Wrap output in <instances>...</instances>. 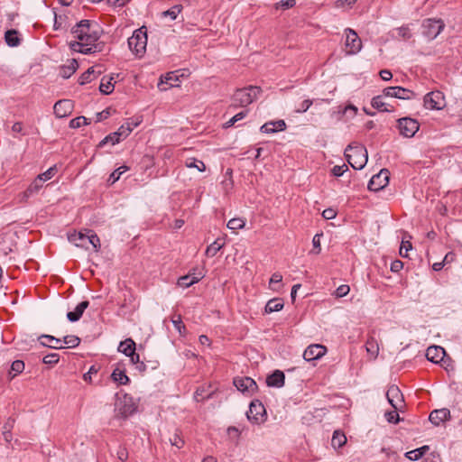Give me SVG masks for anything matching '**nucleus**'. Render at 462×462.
I'll list each match as a JSON object with an SVG mask.
<instances>
[{
	"label": "nucleus",
	"mask_w": 462,
	"mask_h": 462,
	"mask_svg": "<svg viewBox=\"0 0 462 462\" xmlns=\"http://www.w3.org/2000/svg\"><path fill=\"white\" fill-rule=\"evenodd\" d=\"M88 233L89 238L88 240V247L92 245L95 252H98L101 246L99 237L92 230H88Z\"/></svg>",
	"instance_id": "obj_42"
},
{
	"label": "nucleus",
	"mask_w": 462,
	"mask_h": 462,
	"mask_svg": "<svg viewBox=\"0 0 462 462\" xmlns=\"http://www.w3.org/2000/svg\"><path fill=\"white\" fill-rule=\"evenodd\" d=\"M42 187V181L37 177L24 191L23 196L29 198L37 193Z\"/></svg>",
	"instance_id": "obj_34"
},
{
	"label": "nucleus",
	"mask_w": 462,
	"mask_h": 462,
	"mask_svg": "<svg viewBox=\"0 0 462 462\" xmlns=\"http://www.w3.org/2000/svg\"><path fill=\"white\" fill-rule=\"evenodd\" d=\"M383 96L408 100L414 97L413 91L402 87H388L383 90Z\"/></svg>",
	"instance_id": "obj_13"
},
{
	"label": "nucleus",
	"mask_w": 462,
	"mask_h": 462,
	"mask_svg": "<svg viewBox=\"0 0 462 462\" xmlns=\"http://www.w3.org/2000/svg\"><path fill=\"white\" fill-rule=\"evenodd\" d=\"M88 124V118H86L85 116H78V117L70 120L69 127L70 128H79L81 125H85Z\"/></svg>",
	"instance_id": "obj_49"
},
{
	"label": "nucleus",
	"mask_w": 462,
	"mask_h": 462,
	"mask_svg": "<svg viewBox=\"0 0 462 462\" xmlns=\"http://www.w3.org/2000/svg\"><path fill=\"white\" fill-rule=\"evenodd\" d=\"M265 414V408L259 400H254L251 402L249 410L246 412V417L248 420L254 424H259L264 420Z\"/></svg>",
	"instance_id": "obj_9"
},
{
	"label": "nucleus",
	"mask_w": 462,
	"mask_h": 462,
	"mask_svg": "<svg viewBox=\"0 0 462 462\" xmlns=\"http://www.w3.org/2000/svg\"><path fill=\"white\" fill-rule=\"evenodd\" d=\"M171 322L174 325L175 328L181 333V328H185L180 315H174L171 319Z\"/></svg>",
	"instance_id": "obj_59"
},
{
	"label": "nucleus",
	"mask_w": 462,
	"mask_h": 462,
	"mask_svg": "<svg viewBox=\"0 0 462 462\" xmlns=\"http://www.w3.org/2000/svg\"><path fill=\"white\" fill-rule=\"evenodd\" d=\"M112 77H103L99 85V90L104 95H109L114 90V84L112 83Z\"/></svg>",
	"instance_id": "obj_30"
},
{
	"label": "nucleus",
	"mask_w": 462,
	"mask_h": 462,
	"mask_svg": "<svg viewBox=\"0 0 462 462\" xmlns=\"http://www.w3.org/2000/svg\"><path fill=\"white\" fill-rule=\"evenodd\" d=\"M132 131L133 127L130 125V122H127L125 125H122L116 133L121 138L125 139L131 134Z\"/></svg>",
	"instance_id": "obj_47"
},
{
	"label": "nucleus",
	"mask_w": 462,
	"mask_h": 462,
	"mask_svg": "<svg viewBox=\"0 0 462 462\" xmlns=\"http://www.w3.org/2000/svg\"><path fill=\"white\" fill-rule=\"evenodd\" d=\"M398 33L402 39H410L411 36V33L408 27H401L398 29Z\"/></svg>",
	"instance_id": "obj_64"
},
{
	"label": "nucleus",
	"mask_w": 462,
	"mask_h": 462,
	"mask_svg": "<svg viewBox=\"0 0 462 462\" xmlns=\"http://www.w3.org/2000/svg\"><path fill=\"white\" fill-rule=\"evenodd\" d=\"M204 276L205 273L202 271L196 273V271L193 270L192 273L180 277L178 280V285L182 288H189L191 285L199 282Z\"/></svg>",
	"instance_id": "obj_17"
},
{
	"label": "nucleus",
	"mask_w": 462,
	"mask_h": 462,
	"mask_svg": "<svg viewBox=\"0 0 462 462\" xmlns=\"http://www.w3.org/2000/svg\"><path fill=\"white\" fill-rule=\"evenodd\" d=\"M397 122L400 134L403 137L411 138L414 136L420 129L418 121L411 117H402Z\"/></svg>",
	"instance_id": "obj_8"
},
{
	"label": "nucleus",
	"mask_w": 462,
	"mask_h": 462,
	"mask_svg": "<svg viewBox=\"0 0 462 462\" xmlns=\"http://www.w3.org/2000/svg\"><path fill=\"white\" fill-rule=\"evenodd\" d=\"M412 248L411 242L409 241H402L401 247H400V255L402 257H407L408 256V251Z\"/></svg>",
	"instance_id": "obj_57"
},
{
	"label": "nucleus",
	"mask_w": 462,
	"mask_h": 462,
	"mask_svg": "<svg viewBox=\"0 0 462 462\" xmlns=\"http://www.w3.org/2000/svg\"><path fill=\"white\" fill-rule=\"evenodd\" d=\"M245 226V220L241 217H234L227 222L226 226L233 231L244 228Z\"/></svg>",
	"instance_id": "obj_37"
},
{
	"label": "nucleus",
	"mask_w": 462,
	"mask_h": 462,
	"mask_svg": "<svg viewBox=\"0 0 462 462\" xmlns=\"http://www.w3.org/2000/svg\"><path fill=\"white\" fill-rule=\"evenodd\" d=\"M247 110H244V111H241L239 113H237L236 115H235L232 118H230L226 124H225V127L226 128H228V127H231L233 126L236 122L244 119L246 115H247Z\"/></svg>",
	"instance_id": "obj_45"
},
{
	"label": "nucleus",
	"mask_w": 462,
	"mask_h": 462,
	"mask_svg": "<svg viewBox=\"0 0 462 462\" xmlns=\"http://www.w3.org/2000/svg\"><path fill=\"white\" fill-rule=\"evenodd\" d=\"M345 46L346 54L353 55L359 52L362 48V42L357 33L354 30L347 28L345 30Z\"/></svg>",
	"instance_id": "obj_7"
},
{
	"label": "nucleus",
	"mask_w": 462,
	"mask_h": 462,
	"mask_svg": "<svg viewBox=\"0 0 462 462\" xmlns=\"http://www.w3.org/2000/svg\"><path fill=\"white\" fill-rule=\"evenodd\" d=\"M286 128V124L283 120L270 121L263 125L260 131L264 134H273L278 131H283Z\"/></svg>",
	"instance_id": "obj_22"
},
{
	"label": "nucleus",
	"mask_w": 462,
	"mask_h": 462,
	"mask_svg": "<svg viewBox=\"0 0 462 462\" xmlns=\"http://www.w3.org/2000/svg\"><path fill=\"white\" fill-rule=\"evenodd\" d=\"M225 243L220 239L215 240L212 244H210L206 249V255L208 257L215 256L217 252L224 246Z\"/></svg>",
	"instance_id": "obj_33"
},
{
	"label": "nucleus",
	"mask_w": 462,
	"mask_h": 462,
	"mask_svg": "<svg viewBox=\"0 0 462 462\" xmlns=\"http://www.w3.org/2000/svg\"><path fill=\"white\" fill-rule=\"evenodd\" d=\"M398 410L388 411L385 413V418L390 423H397L400 420L399 414L397 412Z\"/></svg>",
	"instance_id": "obj_56"
},
{
	"label": "nucleus",
	"mask_w": 462,
	"mask_h": 462,
	"mask_svg": "<svg viewBox=\"0 0 462 462\" xmlns=\"http://www.w3.org/2000/svg\"><path fill=\"white\" fill-rule=\"evenodd\" d=\"M283 306L284 304L282 299L273 298L268 300V302L266 303L264 312L269 314L272 312L280 311L282 310Z\"/></svg>",
	"instance_id": "obj_27"
},
{
	"label": "nucleus",
	"mask_w": 462,
	"mask_h": 462,
	"mask_svg": "<svg viewBox=\"0 0 462 462\" xmlns=\"http://www.w3.org/2000/svg\"><path fill=\"white\" fill-rule=\"evenodd\" d=\"M445 23L441 19L429 18L422 23L423 34L429 39H435L444 29Z\"/></svg>",
	"instance_id": "obj_5"
},
{
	"label": "nucleus",
	"mask_w": 462,
	"mask_h": 462,
	"mask_svg": "<svg viewBox=\"0 0 462 462\" xmlns=\"http://www.w3.org/2000/svg\"><path fill=\"white\" fill-rule=\"evenodd\" d=\"M94 67L88 68L80 77L79 82L80 85H85L88 82H90L93 79V75L95 73Z\"/></svg>",
	"instance_id": "obj_44"
},
{
	"label": "nucleus",
	"mask_w": 462,
	"mask_h": 462,
	"mask_svg": "<svg viewBox=\"0 0 462 462\" xmlns=\"http://www.w3.org/2000/svg\"><path fill=\"white\" fill-rule=\"evenodd\" d=\"M169 440L171 446H174L177 448H181L184 445V440L177 431L171 437H170Z\"/></svg>",
	"instance_id": "obj_50"
},
{
	"label": "nucleus",
	"mask_w": 462,
	"mask_h": 462,
	"mask_svg": "<svg viewBox=\"0 0 462 462\" xmlns=\"http://www.w3.org/2000/svg\"><path fill=\"white\" fill-rule=\"evenodd\" d=\"M423 105L426 109L440 110L446 106L445 97L439 90L431 91L424 96Z\"/></svg>",
	"instance_id": "obj_6"
},
{
	"label": "nucleus",
	"mask_w": 462,
	"mask_h": 462,
	"mask_svg": "<svg viewBox=\"0 0 462 462\" xmlns=\"http://www.w3.org/2000/svg\"><path fill=\"white\" fill-rule=\"evenodd\" d=\"M182 76L183 74H180L179 70L168 72L164 76L161 77V80L158 83V88L162 91H166L170 88L178 87L180 77Z\"/></svg>",
	"instance_id": "obj_11"
},
{
	"label": "nucleus",
	"mask_w": 462,
	"mask_h": 462,
	"mask_svg": "<svg viewBox=\"0 0 462 462\" xmlns=\"http://www.w3.org/2000/svg\"><path fill=\"white\" fill-rule=\"evenodd\" d=\"M345 156L355 170H362L368 159L365 147L357 143L349 144L345 150Z\"/></svg>",
	"instance_id": "obj_2"
},
{
	"label": "nucleus",
	"mask_w": 462,
	"mask_h": 462,
	"mask_svg": "<svg viewBox=\"0 0 462 462\" xmlns=\"http://www.w3.org/2000/svg\"><path fill=\"white\" fill-rule=\"evenodd\" d=\"M39 342L43 346H48L54 349L63 348L61 339L57 338L51 335H42L39 337Z\"/></svg>",
	"instance_id": "obj_23"
},
{
	"label": "nucleus",
	"mask_w": 462,
	"mask_h": 462,
	"mask_svg": "<svg viewBox=\"0 0 462 462\" xmlns=\"http://www.w3.org/2000/svg\"><path fill=\"white\" fill-rule=\"evenodd\" d=\"M261 89L258 87L250 86L248 88L237 89L232 97L233 106H247L252 104L260 94Z\"/></svg>",
	"instance_id": "obj_3"
},
{
	"label": "nucleus",
	"mask_w": 462,
	"mask_h": 462,
	"mask_svg": "<svg viewBox=\"0 0 462 462\" xmlns=\"http://www.w3.org/2000/svg\"><path fill=\"white\" fill-rule=\"evenodd\" d=\"M129 49L136 55L143 56L146 51L147 33L144 26L135 30L133 35L128 38Z\"/></svg>",
	"instance_id": "obj_4"
},
{
	"label": "nucleus",
	"mask_w": 462,
	"mask_h": 462,
	"mask_svg": "<svg viewBox=\"0 0 462 462\" xmlns=\"http://www.w3.org/2000/svg\"><path fill=\"white\" fill-rule=\"evenodd\" d=\"M403 268V263L400 260H394L391 263V271L393 273H398Z\"/></svg>",
	"instance_id": "obj_63"
},
{
	"label": "nucleus",
	"mask_w": 462,
	"mask_h": 462,
	"mask_svg": "<svg viewBox=\"0 0 462 462\" xmlns=\"http://www.w3.org/2000/svg\"><path fill=\"white\" fill-rule=\"evenodd\" d=\"M312 105L311 99H305L303 100L295 109V112L297 113H305L310 106Z\"/></svg>",
	"instance_id": "obj_55"
},
{
	"label": "nucleus",
	"mask_w": 462,
	"mask_h": 462,
	"mask_svg": "<svg viewBox=\"0 0 462 462\" xmlns=\"http://www.w3.org/2000/svg\"><path fill=\"white\" fill-rule=\"evenodd\" d=\"M322 236L321 234H316L313 236L312 244H313V250H314L315 254H319V252H320V236Z\"/></svg>",
	"instance_id": "obj_61"
},
{
	"label": "nucleus",
	"mask_w": 462,
	"mask_h": 462,
	"mask_svg": "<svg viewBox=\"0 0 462 462\" xmlns=\"http://www.w3.org/2000/svg\"><path fill=\"white\" fill-rule=\"evenodd\" d=\"M350 291V288L348 285L346 284H342L340 286H338L337 288V290L335 291V296L337 298H342V297H345L346 295H347Z\"/></svg>",
	"instance_id": "obj_53"
},
{
	"label": "nucleus",
	"mask_w": 462,
	"mask_h": 462,
	"mask_svg": "<svg viewBox=\"0 0 462 462\" xmlns=\"http://www.w3.org/2000/svg\"><path fill=\"white\" fill-rule=\"evenodd\" d=\"M282 275L280 273H274L269 282V287L273 291H279L282 287Z\"/></svg>",
	"instance_id": "obj_36"
},
{
	"label": "nucleus",
	"mask_w": 462,
	"mask_h": 462,
	"mask_svg": "<svg viewBox=\"0 0 462 462\" xmlns=\"http://www.w3.org/2000/svg\"><path fill=\"white\" fill-rule=\"evenodd\" d=\"M118 351L127 356H130L135 351V342L132 338H126L119 344Z\"/></svg>",
	"instance_id": "obj_29"
},
{
	"label": "nucleus",
	"mask_w": 462,
	"mask_h": 462,
	"mask_svg": "<svg viewBox=\"0 0 462 462\" xmlns=\"http://www.w3.org/2000/svg\"><path fill=\"white\" fill-rule=\"evenodd\" d=\"M386 398L389 403L395 410H401L403 406L404 399L403 395L397 385L389 386L386 392Z\"/></svg>",
	"instance_id": "obj_12"
},
{
	"label": "nucleus",
	"mask_w": 462,
	"mask_h": 462,
	"mask_svg": "<svg viewBox=\"0 0 462 462\" xmlns=\"http://www.w3.org/2000/svg\"><path fill=\"white\" fill-rule=\"evenodd\" d=\"M121 140V137L118 135L116 132H114L107 136H106L100 143H98V147H104L107 143H111L112 145L118 143Z\"/></svg>",
	"instance_id": "obj_40"
},
{
	"label": "nucleus",
	"mask_w": 462,
	"mask_h": 462,
	"mask_svg": "<svg viewBox=\"0 0 462 462\" xmlns=\"http://www.w3.org/2000/svg\"><path fill=\"white\" fill-rule=\"evenodd\" d=\"M24 370V363L22 360H15L11 365V372H14L12 377L16 376Z\"/></svg>",
	"instance_id": "obj_48"
},
{
	"label": "nucleus",
	"mask_w": 462,
	"mask_h": 462,
	"mask_svg": "<svg viewBox=\"0 0 462 462\" xmlns=\"http://www.w3.org/2000/svg\"><path fill=\"white\" fill-rule=\"evenodd\" d=\"M68 238L69 241L70 243H73L76 246L88 249V240L89 238L88 232V234H86L83 233L82 231H74L73 233L69 235Z\"/></svg>",
	"instance_id": "obj_21"
},
{
	"label": "nucleus",
	"mask_w": 462,
	"mask_h": 462,
	"mask_svg": "<svg viewBox=\"0 0 462 462\" xmlns=\"http://www.w3.org/2000/svg\"><path fill=\"white\" fill-rule=\"evenodd\" d=\"M449 419L450 411L447 408L434 410L429 416L430 421L435 426H439L441 422L448 420Z\"/></svg>",
	"instance_id": "obj_19"
},
{
	"label": "nucleus",
	"mask_w": 462,
	"mask_h": 462,
	"mask_svg": "<svg viewBox=\"0 0 462 462\" xmlns=\"http://www.w3.org/2000/svg\"><path fill=\"white\" fill-rule=\"evenodd\" d=\"M296 1L295 0H282L275 5V8L279 9L282 8L283 10L291 8L295 5Z\"/></svg>",
	"instance_id": "obj_54"
},
{
	"label": "nucleus",
	"mask_w": 462,
	"mask_h": 462,
	"mask_svg": "<svg viewBox=\"0 0 462 462\" xmlns=\"http://www.w3.org/2000/svg\"><path fill=\"white\" fill-rule=\"evenodd\" d=\"M126 171H128V167L125 166V165H123V166H120L119 168H117L116 170H115L109 176L108 180H107V182L109 184H114L116 181H117L121 175L125 172Z\"/></svg>",
	"instance_id": "obj_39"
},
{
	"label": "nucleus",
	"mask_w": 462,
	"mask_h": 462,
	"mask_svg": "<svg viewBox=\"0 0 462 462\" xmlns=\"http://www.w3.org/2000/svg\"><path fill=\"white\" fill-rule=\"evenodd\" d=\"M185 165L188 168H196L200 172L206 170L205 163L202 161L194 158L188 159L185 162Z\"/></svg>",
	"instance_id": "obj_41"
},
{
	"label": "nucleus",
	"mask_w": 462,
	"mask_h": 462,
	"mask_svg": "<svg viewBox=\"0 0 462 462\" xmlns=\"http://www.w3.org/2000/svg\"><path fill=\"white\" fill-rule=\"evenodd\" d=\"M234 384L243 393H253L257 390V384L251 377H236L234 379Z\"/></svg>",
	"instance_id": "obj_16"
},
{
	"label": "nucleus",
	"mask_w": 462,
	"mask_h": 462,
	"mask_svg": "<svg viewBox=\"0 0 462 462\" xmlns=\"http://www.w3.org/2000/svg\"><path fill=\"white\" fill-rule=\"evenodd\" d=\"M113 381L116 382L120 385H125L129 383V377L125 372L118 368L115 369L111 374Z\"/></svg>",
	"instance_id": "obj_32"
},
{
	"label": "nucleus",
	"mask_w": 462,
	"mask_h": 462,
	"mask_svg": "<svg viewBox=\"0 0 462 462\" xmlns=\"http://www.w3.org/2000/svg\"><path fill=\"white\" fill-rule=\"evenodd\" d=\"M61 342L67 345L68 347L74 348L79 345L80 338L74 335H68L63 337Z\"/></svg>",
	"instance_id": "obj_43"
},
{
	"label": "nucleus",
	"mask_w": 462,
	"mask_h": 462,
	"mask_svg": "<svg viewBox=\"0 0 462 462\" xmlns=\"http://www.w3.org/2000/svg\"><path fill=\"white\" fill-rule=\"evenodd\" d=\"M182 6L180 5H176L170 8L167 11H164L162 13L163 16H170L171 20H175L178 16V14L181 12Z\"/></svg>",
	"instance_id": "obj_46"
},
{
	"label": "nucleus",
	"mask_w": 462,
	"mask_h": 462,
	"mask_svg": "<svg viewBox=\"0 0 462 462\" xmlns=\"http://www.w3.org/2000/svg\"><path fill=\"white\" fill-rule=\"evenodd\" d=\"M285 376L283 372L280 370H275L271 375H269L266 379V383L268 386L280 388L284 385Z\"/></svg>",
	"instance_id": "obj_24"
},
{
	"label": "nucleus",
	"mask_w": 462,
	"mask_h": 462,
	"mask_svg": "<svg viewBox=\"0 0 462 462\" xmlns=\"http://www.w3.org/2000/svg\"><path fill=\"white\" fill-rule=\"evenodd\" d=\"M75 41L69 47L73 51L82 54H93L104 51L105 43L99 41L98 25L88 20H81L71 30Z\"/></svg>",
	"instance_id": "obj_1"
},
{
	"label": "nucleus",
	"mask_w": 462,
	"mask_h": 462,
	"mask_svg": "<svg viewBox=\"0 0 462 462\" xmlns=\"http://www.w3.org/2000/svg\"><path fill=\"white\" fill-rule=\"evenodd\" d=\"M390 178V171L387 169H383L379 173L374 175L368 182V189L372 191H378L387 186Z\"/></svg>",
	"instance_id": "obj_10"
},
{
	"label": "nucleus",
	"mask_w": 462,
	"mask_h": 462,
	"mask_svg": "<svg viewBox=\"0 0 462 462\" xmlns=\"http://www.w3.org/2000/svg\"><path fill=\"white\" fill-rule=\"evenodd\" d=\"M348 170L346 164L336 165L332 168V174L336 177H340Z\"/></svg>",
	"instance_id": "obj_58"
},
{
	"label": "nucleus",
	"mask_w": 462,
	"mask_h": 462,
	"mask_svg": "<svg viewBox=\"0 0 462 462\" xmlns=\"http://www.w3.org/2000/svg\"><path fill=\"white\" fill-rule=\"evenodd\" d=\"M53 110L56 116L60 118L65 117L72 112L73 103L69 99L59 100L55 103Z\"/></svg>",
	"instance_id": "obj_18"
},
{
	"label": "nucleus",
	"mask_w": 462,
	"mask_h": 462,
	"mask_svg": "<svg viewBox=\"0 0 462 462\" xmlns=\"http://www.w3.org/2000/svg\"><path fill=\"white\" fill-rule=\"evenodd\" d=\"M117 410L119 413L126 418L136 411V405L132 397L125 394L119 402L116 403Z\"/></svg>",
	"instance_id": "obj_14"
},
{
	"label": "nucleus",
	"mask_w": 462,
	"mask_h": 462,
	"mask_svg": "<svg viewBox=\"0 0 462 462\" xmlns=\"http://www.w3.org/2000/svg\"><path fill=\"white\" fill-rule=\"evenodd\" d=\"M405 457L412 461L419 460L421 457V452L416 449L405 453Z\"/></svg>",
	"instance_id": "obj_60"
},
{
	"label": "nucleus",
	"mask_w": 462,
	"mask_h": 462,
	"mask_svg": "<svg viewBox=\"0 0 462 462\" xmlns=\"http://www.w3.org/2000/svg\"><path fill=\"white\" fill-rule=\"evenodd\" d=\"M57 170L55 167L49 168L46 171L43 173L39 174L37 177L42 181H46L51 180L54 174L56 173Z\"/></svg>",
	"instance_id": "obj_52"
},
{
	"label": "nucleus",
	"mask_w": 462,
	"mask_h": 462,
	"mask_svg": "<svg viewBox=\"0 0 462 462\" xmlns=\"http://www.w3.org/2000/svg\"><path fill=\"white\" fill-rule=\"evenodd\" d=\"M60 360V356L57 353H51L43 356L42 362L46 365H56Z\"/></svg>",
	"instance_id": "obj_51"
},
{
	"label": "nucleus",
	"mask_w": 462,
	"mask_h": 462,
	"mask_svg": "<svg viewBox=\"0 0 462 462\" xmlns=\"http://www.w3.org/2000/svg\"><path fill=\"white\" fill-rule=\"evenodd\" d=\"M5 40L8 46L16 47L20 44L18 32L15 30H8L5 32Z\"/></svg>",
	"instance_id": "obj_31"
},
{
	"label": "nucleus",
	"mask_w": 462,
	"mask_h": 462,
	"mask_svg": "<svg viewBox=\"0 0 462 462\" xmlns=\"http://www.w3.org/2000/svg\"><path fill=\"white\" fill-rule=\"evenodd\" d=\"M89 302L88 300H83L79 304L77 305L73 311H69L67 313V318L70 322H76L79 320L82 317L85 310L88 307Z\"/></svg>",
	"instance_id": "obj_25"
},
{
	"label": "nucleus",
	"mask_w": 462,
	"mask_h": 462,
	"mask_svg": "<svg viewBox=\"0 0 462 462\" xmlns=\"http://www.w3.org/2000/svg\"><path fill=\"white\" fill-rule=\"evenodd\" d=\"M327 353V348L323 345L313 344L309 346L304 353L303 358L308 361H315L321 358Z\"/></svg>",
	"instance_id": "obj_15"
},
{
	"label": "nucleus",
	"mask_w": 462,
	"mask_h": 462,
	"mask_svg": "<svg viewBox=\"0 0 462 462\" xmlns=\"http://www.w3.org/2000/svg\"><path fill=\"white\" fill-rule=\"evenodd\" d=\"M346 442V436L342 432L336 430L334 432L332 439H331V445L333 446V448H339L343 445H345Z\"/></svg>",
	"instance_id": "obj_35"
},
{
	"label": "nucleus",
	"mask_w": 462,
	"mask_h": 462,
	"mask_svg": "<svg viewBox=\"0 0 462 462\" xmlns=\"http://www.w3.org/2000/svg\"><path fill=\"white\" fill-rule=\"evenodd\" d=\"M365 348L367 353H369L374 358L377 356L379 346L377 342L373 337L367 339Z\"/></svg>",
	"instance_id": "obj_38"
},
{
	"label": "nucleus",
	"mask_w": 462,
	"mask_h": 462,
	"mask_svg": "<svg viewBox=\"0 0 462 462\" xmlns=\"http://www.w3.org/2000/svg\"><path fill=\"white\" fill-rule=\"evenodd\" d=\"M383 93L372 98L371 105L374 108L382 112H393V108H388V105L383 102Z\"/></svg>",
	"instance_id": "obj_28"
},
{
	"label": "nucleus",
	"mask_w": 462,
	"mask_h": 462,
	"mask_svg": "<svg viewBox=\"0 0 462 462\" xmlns=\"http://www.w3.org/2000/svg\"><path fill=\"white\" fill-rule=\"evenodd\" d=\"M79 67L78 61L75 59L69 60L67 64L63 65L60 69V75L63 79H69L75 73Z\"/></svg>",
	"instance_id": "obj_26"
},
{
	"label": "nucleus",
	"mask_w": 462,
	"mask_h": 462,
	"mask_svg": "<svg viewBox=\"0 0 462 462\" xmlns=\"http://www.w3.org/2000/svg\"><path fill=\"white\" fill-rule=\"evenodd\" d=\"M445 355V349L439 346H430L426 350L427 359L435 364H438L440 361H442Z\"/></svg>",
	"instance_id": "obj_20"
},
{
	"label": "nucleus",
	"mask_w": 462,
	"mask_h": 462,
	"mask_svg": "<svg viewBox=\"0 0 462 462\" xmlns=\"http://www.w3.org/2000/svg\"><path fill=\"white\" fill-rule=\"evenodd\" d=\"M337 216V212L335 209L329 208H326L323 210L322 212V217L325 218V219H333L335 218Z\"/></svg>",
	"instance_id": "obj_62"
}]
</instances>
